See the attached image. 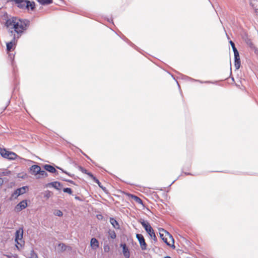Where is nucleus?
<instances>
[{
  "label": "nucleus",
  "mask_w": 258,
  "mask_h": 258,
  "mask_svg": "<svg viewBox=\"0 0 258 258\" xmlns=\"http://www.w3.org/2000/svg\"><path fill=\"white\" fill-rule=\"evenodd\" d=\"M30 21L27 19H20L15 17L8 19L5 26L8 29L9 32L12 39L7 43V49L10 51L13 44L20 37L25 30H26L30 25Z\"/></svg>",
  "instance_id": "nucleus-1"
},
{
  "label": "nucleus",
  "mask_w": 258,
  "mask_h": 258,
  "mask_svg": "<svg viewBox=\"0 0 258 258\" xmlns=\"http://www.w3.org/2000/svg\"><path fill=\"white\" fill-rule=\"evenodd\" d=\"M159 235L161 238L168 246L175 247L174 245V239L172 235L166 230L163 228L159 229Z\"/></svg>",
  "instance_id": "nucleus-2"
},
{
  "label": "nucleus",
  "mask_w": 258,
  "mask_h": 258,
  "mask_svg": "<svg viewBox=\"0 0 258 258\" xmlns=\"http://www.w3.org/2000/svg\"><path fill=\"white\" fill-rule=\"evenodd\" d=\"M140 223L144 228L147 233L149 235L150 237L155 241L156 242L157 239L155 233L153 228L151 227L150 224L148 221H146L144 220L141 219Z\"/></svg>",
  "instance_id": "nucleus-3"
},
{
  "label": "nucleus",
  "mask_w": 258,
  "mask_h": 258,
  "mask_svg": "<svg viewBox=\"0 0 258 258\" xmlns=\"http://www.w3.org/2000/svg\"><path fill=\"white\" fill-rule=\"evenodd\" d=\"M229 43L232 48L234 55V66L236 70H238L240 67V59L239 55V52L235 47V44L233 41L230 40Z\"/></svg>",
  "instance_id": "nucleus-4"
},
{
  "label": "nucleus",
  "mask_w": 258,
  "mask_h": 258,
  "mask_svg": "<svg viewBox=\"0 0 258 258\" xmlns=\"http://www.w3.org/2000/svg\"><path fill=\"white\" fill-rule=\"evenodd\" d=\"M0 154L3 157L10 160L15 159L17 157V155L15 153L7 151L2 148H0Z\"/></svg>",
  "instance_id": "nucleus-5"
},
{
  "label": "nucleus",
  "mask_w": 258,
  "mask_h": 258,
  "mask_svg": "<svg viewBox=\"0 0 258 258\" xmlns=\"http://www.w3.org/2000/svg\"><path fill=\"white\" fill-rule=\"evenodd\" d=\"M23 235V229L21 228L17 230L15 233V241L16 243V247L18 250H20V247L18 246L19 244L20 246H22V244L19 242V240H22Z\"/></svg>",
  "instance_id": "nucleus-6"
},
{
  "label": "nucleus",
  "mask_w": 258,
  "mask_h": 258,
  "mask_svg": "<svg viewBox=\"0 0 258 258\" xmlns=\"http://www.w3.org/2000/svg\"><path fill=\"white\" fill-rule=\"evenodd\" d=\"M28 189V187L27 186H24L22 187L17 188L12 194V197L15 199H16L18 196L25 194L26 191V189Z\"/></svg>",
  "instance_id": "nucleus-7"
},
{
  "label": "nucleus",
  "mask_w": 258,
  "mask_h": 258,
  "mask_svg": "<svg viewBox=\"0 0 258 258\" xmlns=\"http://www.w3.org/2000/svg\"><path fill=\"white\" fill-rule=\"evenodd\" d=\"M136 238L139 242L142 250H146L147 249V244L144 236L141 234H137Z\"/></svg>",
  "instance_id": "nucleus-8"
},
{
  "label": "nucleus",
  "mask_w": 258,
  "mask_h": 258,
  "mask_svg": "<svg viewBox=\"0 0 258 258\" xmlns=\"http://www.w3.org/2000/svg\"><path fill=\"white\" fill-rule=\"evenodd\" d=\"M27 207V203L26 200H23L18 204L15 208V210L16 212H19L22 210L25 209Z\"/></svg>",
  "instance_id": "nucleus-9"
},
{
  "label": "nucleus",
  "mask_w": 258,
  "mask_h": 258,
  "mask_svg": "<svg viewBox=\"0 0 258 258\" xmlns=\"http://www.w3.org/2000/svg\"><path fill=\"white\" fill-rule=\"evenodd\" d=\"M15 4L17 5L18 8L20 9L28 8V4L27 3V0H13Z\"/></svg>",
  "instance_id": "nucleus-10"
},
{
  "label": "nucleus",
  "mask_w": 258,
  "mask_h": 258,
  "mask_svg": "<svg viewBox=\"0 0 258 258\" xmlns=\"http://www.w3.org/2000/svg\"><path fill=\"white\" fill-rule=\"evenodd\" d=\"M40 170V167L37 165H32L30 168V171L31 174L37 175L38 174Z\"/></svg>",
  "instance_id": "nucleus-11"
},
{
  "label": "nucleus",
  "mask_w": 258,
  "mask_h": 258,
  "mask_svg": "<svg viewBox=\"0 0 258 258\" xmlns=\"http://www.w3.org/2000/svg\"><path fill=\"white\" fill-rule=\"evenodd\" d=\"M120 246L122 247V252L125 257L129 258L130 256V253L128 247L126 246L125 243L120 244Z\"/></svg>",
  "instance_id": "nucleus-12"
},
{
  "label": "nucleus",
  "mask_w": 258,
  "mask_h": 258,
  "mask_svg": "<svg viewBox=\"0 0 258 258\" xmlns=\"http://www.w3.org/2000/svg\"><path fill=\"white\" fill-rule=\"evenodd\" d=\"M90 245L92 248L96 250L99 247V242L95 238H92L90 241Z\"/></svg>",
  "instance_id": "nucleus-13"
},
{
  "label": "nucleus",
  "mask_w": 258,
  "mask_h": 258,
  "mask_svg": "<svg viewBox=\"0 0 258 258\" xmlns=\"http://www.w3.org/2000/svg\"><path fill=\"white\" fill-rule=\"evenodd\" d=\"M43 167L45 170H46L50 173H55L56 172L57 173L55 168L53 166H52L51 165L45 164L44 165Z\"/></svg>",
  "instance_id": "nucleus-14"
},
{
  "label": "nucleus",
  "mask_w": 258,
  "mask_h": 258,
  "mask_svg": "<svg viewBox=\"0 0 258 258\" xmlns=\"http://www.w3.org/2000/svg\"><path fill=\"white\" fill-rule=\"evenodd\" d=\"M250 6L254 9L255 12L257 15H258V0H250Z\"/></svg>",
  "instance_id": "nucleus-15"
},
{
  "label": "nucleus",
  "mask_w": 258,
  "mask_h": 258,
  "mask_svg": "<svg viewBox=\"0 0 258 258\" xmlns=\"http://www.w3.org/2000/svg\"><path fill=\"white\" fill-rule=\"evenodd\" d=\"M109 221L112 226L115 229H119V225L117 221L114 218H110Z\"/></svg>",
  "instance_id": "nucleus-16"
},
{
  "label": "nucleus",
  "mask_w": 258,
  "mask_h": 258,
  "mask_svg": "<svg viewBox=\"0 0 258 258\" xmlns=\"http://www.w3.org/2000/svg\"><path fill=\"white\" fill-rule=\"evenodd\" d=\"M48 185H51L53 187L57 190H59V187L61 186V183L58 181H54L50 182L48 184Z\"/></svg>",
  "instance_id": "nucleus-17"
},
{
  "label": "nucleus",
  "mask_w": 258,
  "mask_h": 258,
  "mask_svg": "<svg viewBox=\"0 0 258 258\" xmlns=\"http://www.w3.org/2000/svg\"><path fill=\"white\" fill-rule=\"evenodd\" d=\"M186 78H187V80L193 81V82H199L200 83H206V84L212 83V82L209 81H201V80H199L194 79L191 78L189 77H186Z\"/></svg>",
  "instance_id": "nucleus-18"
},
{
  "label": "nucleus",
  "mask_w": 258,
  "mask_h": 258,
  "mask_svg": "<svg viewBox=\"0 0 258 258\" xmlns=\"http://www.w3.org/2000/svg\"><path fill=\"white\" fill-rule=\"evenodd\" d=\"M27 3L28 4V8H26V9L29 10L30 8L32 11H33L35 8V2H30V1L27 0Z\"/></svg>",
  "instance_id": "nucleus-19"
},
{
  "label": "nucleus",
  "mask_w": 258,
  "mask_h": 258,
  "mask_svg": "<svg viewBox=\"0 0 258 258\" xmlns=\"http://www.w3.org/2000/svg\"><path fill=\"white\" fill-rule=\"evenodd\" d=\"M11 174V171L6 169L0 170V176H8Z\"/></svg>",
  "instance_id": "nucleus-20"
},
{
  "label": "nucleus",
  "mask_w": 258,
  "mask_h": 258,
  "mask_svg": "<svg viewBox=\"0 0 258 258\" xmlns=\"http://www.w3.org/2000/svg\"><path fill=\"white\" fill-rule=\"evenodd\" d=\"M42 5H47L52 3L53 0H37Z\"/></svg>",
  "instance_id": "nucleus-21"
},
{
  "label": "nucleus",
  "mask_w": 258,
  "mask_h": 258,
  "mask_svg": "<svg viewBox=\"0 0 258 258\" xmlns=\"http://www.w3.org/2000/svg\"><path fill=\"white\" fill-rule=\"evenodd\" d=\"M38 175H39L38 178L45 177L48 176L47 173L45 170H41V169Z\"/></svg>",
  "instance_id": "nucleus-22"
},
{
  "label": "nucleus",
  "mask_w": 258,
  "mask_h": 258,
  "mask_svg": "<svg viewBox=\"0 0 258 258\" xmlns=\"http://www.w3.org/2000/svg\"><path fill=\"white\" fill-rule=\"evenodd\" d=\"M132 198L138 203L142 204V200L138 197L135 195H131Z\"/></svg>",
  "instance_id": "nucleus-23"
},
{
  "label": "nucleus",
  "mask_w": 258,
  "mask_h": 258,
  "mask_svg": "<svg viewBox=\"0 0 258 258\" xmlns=\"http://www.w3.org/2000/svg\"><path fill=\"white\" fill-rule=\"evenodd\" d=\"M109 236L111 239H115L116 237V233L114 230H109L108 231Z\"/></svg>",
  "instance_id": "nucleus-24"
},
{
  "label": "nucleus",
  "mask_w": 258,
  "mask_h": 258,
  "mask_svg": "<svg viewBox=\"0 0 258 258\" xmlns=\"http://www.w3.org/2000/svg\"><path fill=\"white\" fill-rule=\"evenodd\" d=\"M29 258H37V254L34 251V250H31L30 253Z\"/></svg>",
  "instance_id": "nucleus-25"
},
{
  "label": "nucleus",
  "mask_w": 258,
  "mask_h": 258,
  "mask_svg": "<svg viewBox=\"0 0 258 258\" xmlns=\"http://www.w3.org/2000/svg\"><path fill=\"white\" fill-rule=\"evenodd\" d=\"M63 192L68 193L70 195H71L72 194V190L71 188L69 187L64 188L63 189Z\"/></svg>",
  "instance_id": "nucleus-26"
},
{
  "label": "nucleus",
  "mask_w": 258,
  "mask_h": 258,
  "mask_svg": "<svg viewBox=\"0 0 258 258\" xmlns=\"http://www.w3.org/2000/svg\"><path fill=\"white\" fill-rule=\"evenodd\" d=\"M54 214L57 216L61 217L62 216L63 213L60 210H56L54 212Z\"/></svg>",
  "instance_id": "nucleus-27"
},
{
  "label": "nucleus",
  "mask_w": 258,
  "mask_h": 258,
  "mask_svg": "<svg viewBox=\"0 0 258 258\" xmlns=\"http://www.w3.org/2000/svg\"><path fill=\"white\" fill-rule=\"evenodd\" d=\"M93 181L96 183L99 186H100L101 185V182L99 181V180L96 177H94V180Z\"/></svg>",
  "instance_id": "nucleus-28"
},
{
  "label": "nucleus",
  "mask_w": 258,
  "mask_h": 258,
  "mask_svg": "<svg viewBox=\"0 0 258 258\" xmlns=\"http://www.w3.org/2000/svg\"><path fill=\"white\" fill-rule=\"evenodd\" d=\"M56 168H57V169H58L61 170L62 171V172H63V173H66V174H68L69 176H72V175H71V174H70V173H68V172H67V171H64V170H63L62 168H60V167H57V166H56Z\"/></svg>",
  "instance_id": "nucleus-29"
},
{
  "label": "nucleus",
  "mask_w": 258,
  "mask_h": 258,
  "mask_svg": "<svg viewBox=\"0 0 258 258\" xmlns=\"http://www.w3.org/2000/svg\"><path fill=\"white\" fill-rule=\"evenodd\" d=\"M50 196H51L50 192L49 191L47 190L44 195V197L48 199L50 197Z\"/></svg>",
  "instance_id": "nucleus-30"
},
{
  "label": "nucleus",
  "mask_w": 258,
  "mask_h": 258,
  "mask_svg": "<svg viewBox=\"0 0 258 258\" xmlns=\"http://www.w3.org/2000/svg\"><path fill=\"white\" fill-rule=\"evenodd\" d=\"M103 248L105 252H108L110 249V247L108 245H104Z\"/></svg>",
  "instance_id": "nucleus-31"
},
{
  "label": "nucleus",
  "mask_w": 258,
  "mask_h": 258,
  "mask_svg": "<svg viewBox=\"0 0 258 258\" xmlns=\"http://www.w3.org/2000/svg\"><path fill=\"white\" fill-rule=\"evenodd\" d=\"M80 170L84 173H85V174H87V173L88 172L87 171V170L82 167H80Z\"/></svg>",
  "instance_id": "nucleus-32"
},
{
  "label": "nucleus",
  "mask_w": 258,
  "mask_h": 258,
  "mask_svg": "<svg viewBox=\"0 0 258 258\" xmlns=\"http://www.w3.org/2000/svg\"><path fill=\"white\" fill-rule=\"evenodd\" d=\"M87 174L91 177L93 180H94V177H95L91 172H88Z\"/></svg>",
  "instance_id": "nucleus-33"
},
{
  "label": "nucleus",
  "mask_w": 258,
  "mask_h": 258,
  "mask_svg": "<svg viewBox=\"0 0 258 258\" xmlns=\"http://www.w3.org/2000/svg\"><path fill=\"white\" fill-rule=\"evenodd\" d=\"M63 180L65 181H67V182H69L71 183H72V184H74V181L72 180H69V179H63Z\"/></svg>",
  "instance_id": "nucleus-34"
},
{
  "label": "nucleus",
  "mask_w": 258,
  "mask_h": 258,
  "mask_svg": "<svg viewBox=\"0 0 258 258\" xmlns=\"http://www.w3.org/2000/svg\"><path fill=\"white\" fill-rule=\"evenodd\" d=\"M4 183V180L3 179V178H0V185H2Z\"/></svg>",
  "instance_id": "nucleus-35"
},
{
  "label": "nucleus",
  "mask_w": 258,
  "mask_h": 258,
  "mask_svg": "<svg viewBox=\"0 0 258 258\" xmlns=\"http://www.w3.org/2000/svg\"><path fill=\"white\" fill-rule=\"evenodd\" d=\"M75 199H76V200H77L81 201V198H80L79 197H77V196H76V197H75Z\"/></svg>",
  "instance_id": "nucleus-36"
},
{
  "label": "nucleus",
  "mask_w": 258,
  "mask_h": 258,
  "mask_svg": "<svg viewBox=\"0 0 258 258\" xmlns=\"http://www.w3.org/2000/svg\"><path fill=\"white\" fill-rule=\"evenodd\" d=\"M97 217L98 219H100V218H101L102 217V215H98L97 216Z\"/></svg>",
  "instance_id": "nucleus-37"
},
{
  "label": "nucleus",
  "mask_w": 258,
  "mask_h": 258,
  "mask_svg": "<svg viewBox=\"0 0 258 258\" xmlns=\"http://www.w3.org/2000/svg\"><path fill=\"white\" fill-rule=\"evenodd\" d=\"M83 154H84V155H85V156H86V157L88 159H89V160H90L91 161H92V160H91V159H90V158H89V157L87 155H86V154H84V153H83Z\"/></svg>",
  "instance_id": "nucleus-38"
},
{
  "label": "nucleus",
  "mask_w": 258,
  "mask_h": 258,
  "mask_svg": "<svg viewBox=\"0 0 258 258\" xmlns=\"http://www.w3.org/2000/svg\"><path fill=\"white\" fill-rule=\"evenodd\" d=\"M99 187L103 190H104L105 189V187H103V185H101Z\"/></svg>",
  "instance_id": "nucleus-39"
},
{
  "label": "nucleus",
  "mask_w": 258,
  "mask_h": 258,
  "mask_svg": "<svg viewBox=\"0 0 258 258\" xmlns=\"http://www.w3.org/2000/svg\"><path fill=\"white\" fill-rule=\"evenodd\" d=\"M6 256H7V258H12L11 256L10 255H6Z\"/></svg>",
  "instance_id": "nucleus-40"
},
{
  "label": "nucleus",
  "mask_w": 258,
  "mask_h": 258,
  "mask_svg": "<svg viewBox=\"0 0 258 258\" xmlns=\"http://www.w3.org/2000/svg\"><path fill=\"white\" fill-rule=\"evenodd\" d=\"M164 258H171V257L170 256H167L165 257Z\"/></svg>",
  "instance_id": "nucleus-41"
}]
</instances>
